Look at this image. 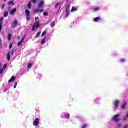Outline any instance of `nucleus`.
Segmentation results:
<instances>
[{"mask_svg":"<svg viewBox=\"0 0 128 128\" xmlns=\"http://www.w3.org/2000/svg\"><path fill=\"white\" fill-rule=\"evenodd\" d=\"M14 2L12 1H10L8 3V6H14Z\"/></svg>","mask_w":128,"mask_h":128,"instance_id":"24","label":"nucleus"},{"mask_svg":"<svg viewBox=\"0 0 128 128\" xmlns=\"http://www.w3.org/2000/svg\"><path fill=\"white\" fill-rule=\"evenodd\" d=\"M40 18H38V17H36V18H35V20H38Z\"/></svg>","mask_w":128,"mask_h":128,"instance_id":"44","label":"nucleus"},{"mask_svg":"<svg viewBox=\"0 0 128 128\" xmlns=\"http://www.w3.org/2000/svg\"><path fill=\"white\" fill-rule=\"evenodd\" d=\"M4 4H3V5L2 6V10H4Z\"/></svg>","mask_w":128,"mask_h":128,"instance_id":"43","label":"nucleus"},{"mask_svg":"<svg viewBox=\"0 0 128 128\" xmlns=\"http://www.w3.org/2000/svg\"><path fill=\"white\" fill-rule=\"evenodd\" d=\"M14 54V50H12L11 52H10V56H12Z\"/></svg>","mask_w":128,"mask_h":128,"instance_id":"23","label":"nucleus"},{"mask_svg":"<svg viewBox=\"0 0 128 128\" xmlns=\"http://www.w3.org/2000/svg\"><path fill=\"white\" fill-rule=\"evenodd\" d=\"M88 128V124H83L82 126V128Z\"/></svg>","mask_w":128,"mask_h":128,"instance_id":"21","label":"nucleus"},{"mask_svg":"<svg viewBox=\"0 0 128 128\" xmlns=\"http://www.w3.org/2000/svg\"><path fill=\"white\" fill-rule=\"evenodd\" d=\"M94 12H99V10H100V7H97L96 8H95L94 10Z\"/></svg>","mask_w":128,"mask_h":128,"instance_id":"17","label":"nucleus"},{"mask_svg":"<svg viewBox=\"0 0 128 128\" xmlns=\"http://www.w3.org/2000/svg\"><path fill=\"white\" fill-rule=\"evenodd\" d=\"M44 1H40L38 5V8H44Z\"/></svg>","mask_w":128,"mask_h":128,"instance_id":"7","label":"nucleus"},{"mask_svg":"<svg viewBox=\"0 0 128 128\" xmlns=\"http://www.w3.org/2000/svg\"><path fill=\"white\" fill-rule=\"evenodd\" d=\"M124 128H128V125H126Z\"/></svg>","mask_w":128,"mask_h":128,"instance_id":"47","label":"nucleus"},{"mask_svg":"<svg viewBox=\"0 0 128 128\" xmlns=\"http://www.w3.org/2000/svg\"><path fill=\"white\" fill-rule=\"evenodd\" d=\"M32 2H30L28 4V8H32V4H30Z\"/></svg>","mask_w":128,"mask_h":128,"instance_id":"28","label":"nucleus"},{"mask_svg":"<svg viewBox=\"0 0 128 128\" xmlns=\"http://www.w3.org/2000/svg\"><path fill=\"white\" fill-rule=\"evenodd\" d=\"M62 115L64 116H65V118H66L67 120H70V114L68 113H65V114H62Z\"/></svg>","mask_w":128,"mask_h":128,"instance_id":"9","label":"nucleus"},{"mask_svg":"<svg viewBox=\"0 0 128 128\" xmlns=\"http://www.w3.org/2000/svg\"><path fill=\"white\" fill-rule=\"evenodd\" d=\"M6 0H4V2H6Z\"/></svg>","mask_w":128,"mask_h":128,"instance_id":"49","label":"nucleus"},{"mask_svg":"<svg viewBox=\"0 0 128 128\" xmlns=\"http://www.w3.org/2000/svg\"><path fill=\"white\" fill-rule=\"evenodd\" d=\"M26 16H30V11H28V10H26Z\"/></svg>","mask_w":128,"mask_h":128,"instance_id":"31","label":"nucleus"},{"mask_svg":"<svg viewBox=\"0 0 128 128\" xmlns=\"http://www.w3.org/2000/svg\"><path fill=\"white\" fill-rule=\"evenodd\" d=\"M10 8H12L9 7V8H8V10H10Z\"/></svg>","mask_w":128,"mask_h":128,"instance_id":"48","label":"nucleus"},{"mask_svg":"<svg viewBox=\"0 0 128 128\" xmlns=\"http://www.w3.org/2000/svg\"><path fill=\"white\" fill-rule=\"evenodd\" d=\"M12 34H8V38L9 42H10V40H12Z\"/></svg>","mask_w":128,"mask_h":128,"instance_id":"20","label":"nucleus"},{"mask_svg":"<svg viewBox=\"0 0 128 128\" xmlns=\"http://www.w3.org/2000/svg\"><path fill=\"white\" fill-rule=\"evenodd\" d=\"M122 124H119L118 125V128H122Z\"/></svg>","mask_w":128,"mask_h":128,"instance_id":"38","label":"nucleus"},{"mask_svg":"<svg viewBox=\"0 0 128 128\" xmlns=\"http://www.w3.org/2000/svg\"><path fill=\"white\" fill-rule=\"evenodd\" d=\"M4 17H2L0 18V25L2 26V20H4Z\"/></svg>","mask_w":128,"mask_h":128,"instance_id":"25","label":"nucleus"},{"mask_svg":"<svg viewBox=\"0 0 128 128\" xmlns=\"http://www.w3.org/2000/svg\"><path fill=\"white\" fill-rule=\"evenodd\" d=\"M32 64H29L28 66V68H32Z\"/></svg>","mask_w":128,"mask_h":128,"instance_id":"33","label":"nucleus"},{"mask_svg":"<svg viewBox=\"0 0 128 128\" xmlns=\"http://www.w3.org/2000/svg\"><path fill=\"white\" fill-rule=\"evenodd\" d=\"M12 48V44H10L9 46V48H10H10Z\"/></svg>","mask_w":128,"mask_h":128,"instance_id":"42","label":"nucleus"},{"mask_svg":"<svg viewBox=\"0 0 128 128\" xmlns=\"http://www.w3.org/2000/svg\"><path fill=\"white\" fill-rule=\"evenodd\" d=\"M38 0H32V2H33V4H36Z\"/></svg>","mask_w":128,"mask_h":128,"instance_id":"35","label":"nucleus"},{"mask_svg":"<svg viewBox=\"0 0 128 128\" xmlns=\"http://www.w3.org/2000/svg\"><path fill=\"white\" fill-rule=\"evenodd\" d=\"M38 78H42V76L40 75V74H38Z\"/></svg>","mask_w":128,"mask_h":128,"instance_id":"37","label":"nucleus"},{"mask_svg":"<svg viewBox=\"0 0 128 128\" xmlns=\"http://www.w3.org/2000/svg\"><path fill=\"white\" fill-rule=\"evenodd\" d=\"M44 16H48V13H46V12H44Z\"/></svg>","mask_w":128,"mask_h":128,"instance_id":"39","label":"nucleus"},{"mask_svg":"<svg viewBox=\"0 0 128 128\" xmlns=\"http://www.w3.org/2000/svg\"><path fill=\"white\" fill-rule=\"evenodd\" d=\"M70 0H66V2H68Z\"/></svg>","mask_w":128,"mask_h":128,"instance_id":"51","label":"nucleus"},{"mask_svg":"<svg viewBox=\"0 0 128 128\" xmlns=\"http://www.w3.org/2000/svg\"><path fill=\"white\" fill-rule=\"evenodd\" d=\"M120 114L114 116L112 118L113 122H118L120 120Z\"/></svg>","mask_w":128,"mask_h":128,"instance_id":"2","label":"nucleus"},{"mask_svg":"<svg viewBox=\"0 0 128 128\" xmlns=\"http://www.w3.org/2000/svg\"><path fill=\"white\" fill-rule=\"evenodd\" d=\"M46 34V31H44L42 35V36H44Z\"/></svg>","mask_w":128,"mask_h":128,"instance_id":"30","label":"nucleus"},{"mask_svg":"<svg viewBox=\"0 0 128 128\" xmlns=\"http://www.w3.org/2000/svg\"><path fill=\"white\" fill-rule=\"evenodd\" d=\"M4 69H0V76L4 74Z\"/></svg>","mask_w":128,"mask_h":128,"instance_id":"27","label":"nucleus"},{"mask_svg":"<svg viewBox=\"0 0 128 128\" xmlns=\"http://www.w3.org/2000/svg\"><path fill=\"white\" fill-rule=\"evenodd\" d=\"M7 60L10 62V52H8L7 56Z\"/></svg>","mask_w":128,"mask_h":128,"instance_id":"16","label":"nucleus"},{"mask_svg":"<svg viewBox=\"0 0 128 128\" xmlns=\"http://www.w3.org/2000/svg\"><path fill=\"white\" fill-rule=\"evenodd\" d=\"M17 26H18V21L16 20L14 21L12 24V26H14V28H16Z\"/></svg>","mask_w":128,"mask_h":128,"instance_id":"12","label":"nucleus"},{"mask_svg":"<svg viewBox=\"0 0 128 128\" xmlns=\"http://www.w3.org/2000/svg\"><path fill=\"white\" fill-rule=\"evenodd\" d=\"M40 32H38L36 35V38H38V36H40Z\"/></svg>","mask_w":128,"mask_h":128,"instance_id":"34","label":"nucleus"},{"mask_svg":"<svg viewBox=\"0 0 128 128\" xmlns=\"http://www.w3.org/2000/svg\"><path fill=\"white\" fill-rule=\"evenodd\" d=\"M40 22H37L36 23L34 24L32 27V32H34L36 30V28L38 30V28H40Z\"/></svg>","mask_w":128,"mask_h":128,"instance_id":"3","label":"nucleus"},{"mask_svg":"<svg viewBox=\"0 0 128 128\" xmlns=\"http://www.w3.org/2000/svg\"><path fill=\"white\" fill-rule=\"evenodd\" d=\"M60 8H59V10H58V12H60Z\"/></svg>","mask_w":128,"mask_h":128,"instance_id":"50","label":"nucleus"},{"mask_svg":"<svg viewBox=\"0 0 128 128\" xmlns=\"http://www.w3.org/2000/svg\"><path fill=\"white\" fill-rule=\"evenodd\" d=\"M16 86H18V84L16 83L14 86V88H16Z\"/></svg>","mask_w":128,"mask_h":128,"instance_id":"41","label":"nucleus"},{"mask_svg":"<svg viewBox=\"0 0 128 128\" xmlns=\"http://www.w3.org/2000/svg\"><path fill=\"white\" fill-rule=\"evenodd\" d=\"M124 122H126V120H128V112L124 116Z\"/></svg>","mask_w":128,"mask_h":128,"instance_id":"15","label":"nucleus"},{"mask_svg":"<svg viewBox=\"0 0 128 128\" xmlns=\"http://www.w3.org/2000/svg\"><path fill=\"white\" fill-rule=\"evenodd\" d=\"M46 38H44L43 39V40L42 42V44H46Z\"/></svg>","mask_w":128,"mask_h":128,"instance_id":"26","label":"nucleus"},{"mask_svg":"<svg viewBox=\"0 0 128 128\" xmlns=\"http://www.w3.org/2000/svg\"><path fill=\"white\" fill-rule=\"evenodd\" d=\"M24 38H26L25 37H23L22 38V40L18 44V46H22V42H24Z\"/></svg>","mask_w":128,"mask_h":128,"instance_id":"8","label":"nucleus"},{"mask_svg":"<svg viewBox=\"0 0 128 128\" xmlns=\"http://www.w3.org/2000/svg\"><path fill=\"white\" fill-rule=\"evenodd\" d=\"M14 80H16V77L14 76H12L9 80H8V82H14Z\"/></svg>","mask_w":128,"mask_h":128,"instance_id":"14","label":"nucleus"},{"mask_svg":"<svg viewBox=\"0 0 128 128\" xmlns=\"http://www.w3.org/2000/svg\"><path fill=\"white\" fill-rule=\"evenodd\" d=\"M2 25H0V32L2 30Z\"/></svg>","mask_w":128,"mask_h":128,"instance_id":"45","label":"nucleus"},{"mask_svg":"<svg viewBox=\"0 0 128 128\" xmlns=\"http://www.w3.org/2000/svg\"><path fill=\"white\" fill-rule=\"evenodd\" d=\"M113 104L115 110H118L120 106V100H116L114 101Z\"/></svg>","mask_w":128,"mask_h":128,"instance_id":"1","label":"nucleus"},{"mask_svg":"<svg viewBox=\"0 0 128 128\" xmlns=\"http://www.w3.org/2000/svg\"><path fill=\"white\" fill-rule=\"evenodd\" d=\"M70 6H68L66 8V16L65 18H68L70 16Z\"/></svg>","mask_w":128,"mask_h":128,"instance_id":"4","label":"nucleus"},{"mask_svg":"<svg viewBox=\"0 0 128 128\" xmlns=\"http://www.w3.org/2000/svg\"><path fill=\"white\" fill-rule=\"evenodd\" d=\"M26 20H30V15H26Z\"/></svg>","mask_w":128,"mask_h":128,"instance_id":"29","label":"nucleus"},{"mask_svg":"<svg viewBox=\"0 0 128 128\" xmlns=\"http://www.w3.org/2000/svg\"><path fill=\"white\" fill-rule=\"evenodd\" d=\"M100 20V17H98V18H96L94 19V21L96 22H98V20Z\"/></svg>","mask_w":128,"mask_h":128,"instance_id":"19","label":"nucleus"},{"mask_svg":"<svg viewBox=\"0 0 128 128\" xmlns=\"http://www.w3.org/2000/svg\"><path fill=\"white\" fill-rule=\"evenodd\" d=\"M2 38H0V44H2Z\"/></svg>","mask_w":128,"mask_h":128,"instance_id":"46","label":"nucleus"},{"mask_svg":"<svg viewBox=\"0 0 128 128\" xmlns=\"http://www.w3.org/2000/svg\"><path fill=\"white\" fill-rule=\"evenodd\" d=\"M56 26V22H53L51 24L50 27L52 28H54V26Z\"/></svg>","mask_w":128,"mask_h":128,"instance_id":"22","label":"nucleus"},{"mask_svg":"<svg viewBox=\"0 0 128 128\" xmlns=\"http://www.w3.org/2000/svg\"><path fill=\"white\" fill-rule=\"evenodd\" d=\"M4 18H8V11L4 12Z\"/></svg>","mask_w":128,"mask_h":128,"instance_id":"18","label":"nucleus"},{"mask_svg":"<svg viewBox=\"0 0 128 128\" xmlns=\"http://www.w3.org/2000/svg\"><path fill=\"white\" fill-rule=\"evenodd\" d=\"M78 8L72 7V9L71 10V12H78Z\"/></svg>","mask_w":128,"mask_h":128,"instance_id":"11","label":"nucleus"},{"mask_svg":"<svg viewBox=\"0 0 128 128\" xmlns=\"http://www.w3.org/2000/svg\"><path fill=\"white\" fill-rule=\"evenodd\" d=\"M16 12V8H14L10 12L11 16H14Z\"/></svg>","mask_w":128,"mask_h":128,"instance_id":"10","label":"nucleus"},{"mask_svg":"<svg viewBox=\"0 0 128 128\" xmlns=\"http://www.w3.org/2000/svg\"><path fill=\"white\" fill-rule=\"evenodd\" d=\"M38 124H40V120L38 118H36L33 123V125L34 126H38Z\"/></svg>","mask_w":128,"mask_h":128,"instance_id":"5","label":"nucleus"},{"mask_svg":"<svg viewBox=\"0 0 128 128\" xmlns=\"http://www.w3.org/2000/svg\"><path fill=\"white\" fill-rule=\"evenodd\" d=\"M120 62H126V59H121Z\"/></svg>","mask_w":128,"mask_h":128,"instance_id":"32","label":"nucleus"},{"mask_svg":"<svg viewBox=\"0 0 128 128\" xmlns=\"http://www.w3.org/2000/svg\"><path fill=\"white\" fill-rule=\"evenodd\" d=\"M6 66H8L7 64L4 65V70H6Z\"/></svg>","mask_w":128,"mask_h":128,"instance_id":"40","label":"nucleus"},{"mask_svg":"<svg viewBox=\"0 0 128 128\" xmlns=\"http://www.w3.org/2000/svg\"><path fill=\"white\" fill-rule=\"evenodd\" d=\"M44 12V10L42 9H37L35 10V12L36 14L38 12Z\"/></svg>","mask_w":128,"mask_h":128,"instance_id":"13","label":"nucleus"},{"mask_svg":"<svg viewBox=\"0 0 128 128\" xmlns=\"http://www.w3.org/2000/svg\"><path fill=\"white\" fill-rule=\"evenodd\" d=\"M60 6V3H58L56 6L55 8H58V6Z\"/></svg>","mask_w":128,"mask_h":128,"instance_id":"36","label":"nucleus"},{"mask_svg":"<svg viewBox=\"0 0 128 128\" xmlns=\"http://www.w3.org/2000/svg\"><path fill=\"white\" fill-rule=\"evenodd\" d=\"M128 104V102H124V103L121 106V110H126V105Z\"/></svg>","mask_w":128,"mask_h":128,"instance_id":"6","label":"nucleus"}]
</instances>
